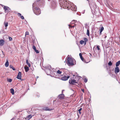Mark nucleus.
Here are the masks:
<instances>
[{
	"label": "nucleus",
	"instance_id": "58836bf2",
	"mask_svg": "<svg viewBox=\"0 0 120 120\" xmlns=\"http://www.w3.org/2000/svg\"><path fill=\"white\" fill-rule=\"evenodd\" d=\"M4 56H5V55H4V54H3L1 56V57H2V58H4Z\"/></svg>",
	"mask_w": 120,
	"mask_h": 120
},
{
	"label": "nucleus",
	"instance_id": "a211bd4d",
	"mask_svg": "<svg viewBox=\"0 0 120 120\" xmlns=\"http://www.w3.org/2000/svg\"><path fill=\"white\" fill-rule=\"evenodd\" d=\"M71 82H72V83H71L72 84H74V83H77V82H76V81L75 80H74V79L72 80Z\"/></svg>",
	"mask_w": 120,
	"mask_h": 120
},
{
	"label": "nucleus",
	"instance_id": "a878e982",
	"mask_svg": "<svg viewBox=\"0 0 120 120\" xmlns=\"http://www.w3.org/2000/svg\"><path fill=\"white\" fill-rule=\"evenodd\" d=\"M62 72L60 71L59 70H58L57 72V73L58 74H60Z\"/></svg>",
	"mask_w": 120,
	"mask_h": 120
},
{
	"label": "nucleus",
	"instance_id": "cd10ccee",
	"mask_svg": "<svg viewBox=\"0 0 120 120\" xmlns=\"http://www.w3.org/2000/svg\"><path fill=\"white\" fill-rule=\"evenodd\" d=\"M4 24L5 25V27H7L8 26V23L7 22H5L4 23Z\"/></svg>",
	"mask_w": 120,
	"mask_h": 120
},
{
	"label": "nucleus",
	"instance_id": "864d4df0",
	"mask_svg": "<svg viewBox=\"0 0 120 120\" xmlns=\"http://www.w3.org/2000/svg\"><path fill=\"white\" fill-rule=\"evenodd\" d=\"M49 67H50V68H51V66H50V65H49Z\"/></svg>",
	"mask_w": 120,
	"mask_h": 120
},
{
	"label": "nucleus",
	"instance_id": "603ef678",
	"mask_svg": "<svg viewBox=\"0 0 120 120\" xmlns=\"http://www.w3.org/2000/svg\"><path fill=\"white\" fill-rule=\"evenodd\" d=\"M11 120H14V119H12Z\"/></svg>",
	"mask_w": 120,
	"mask_h": 120
},
{
	"label": "nucleus",
	"instance_id": "bb28decb",
	"mask_svg": "<svg viewBox=\"0 0 120 120\" xmlns=\"http://www.w3.org/2000/svg\"><path fill=\"white\" fill-rule=\"evenodd\" d=\"M84 42H86L88 41V39L86 38H84Z\"/></svg>",
	"mask_w": 120,
	"mask_h": 120
},
{
	"label": "nucleus",
	"instance_id": "f8f14e48",
	"mask_svg": "<svg viewBox=\"0 0 120 120\" xmlns=\"http://www.w3.org/2000/svg\"><path fill=\"white\" fill-rule=\"evenodd\" d=\"M4 41L3 39L0 40V45L1 46L3 45L4 44Z\"/></svg>",
	"mask_w": 120,
	"mask_h": 120
},
{
	"label": "nucleus",
	"instance_id": "6ab92c4d",
	"mask_svg": "<svg viewBox=\"0 0 120 120\" xmlns=\"http://www.w3.org/2000/svg\"><path fill=\"white\" fill-rule=\"evenodd\" d=\"M26 64H27L28 65L29 67H30V63L28 61V60H27L26 61Z\"/></svg>",
	"mask_w": 120,
	"mask_h": 120
},
{
	"label": "nucleus",
	"instance_id": "7c9ffc66",
	"mask_svg": "<svg viewBox=\"0 0 120 120\" xmlns=\"http://www.w3.org/2000/svg\"><path fill=\"white\" fill-rule=\"evenodd\" d=\"M33 48L34 50H35L36 49V47L34 45H33Z\"/></svg>",
	"mask_w": 120,
	"mask_h": 120
},
{
	"label": "nucleus",
	"instance_id": "423d86ee",
	"mask_svg": "<svg viewBox=\"0 0 120 120\" xmlns=\"http://www.w3.org/2000/svg\"><path fill=\"white\" fill-rule=\"evenodd\" d=\"M70 77V76L68 75H67V76L64 75L62 78L61 79L63 80L66 81Z\"/></svg>",
	"mask_w": 120,
	"mask_h": 120
},
{
	"label": "nucleus",
	"instance_id": "ea45409f",
	"mask_svg": "<svg viewBox=\"0 0 120 120\" xmlns=\"http://www.w3.org/2000/svg\"><path fill=\"white\" fill-rule=\"evenodd\" d=\"M9 67H10L11 68H12V67H13V66H12V65H9Z\"/></svg>",
	"mask_w": 120,
	"mask_h": 120
},
{
	"label": "nucleus",
	"instance_id": "6e6552de",
	"mask_svg": "<svg viewBox=\"0 0 120 120\" xmlns=\"http://www.w3.org/2000/svg\"><path fill=\"white\" fill-rule=\"evenodd\" d=\"M21 72H19L18 73V75L17 77V78L19 79H21L22 76H21Z\"/></svg>",
	"mask_w": 120,
	"mask_h": 120
},
{
	"label": "nucleus",
	"instance_id": "37998d69",
	"mask_svg": "<svg viewBox=\"0 0 120 120\" xmlns=\"http://www.w3.org/2000/svg\"><path fill=\"white\" fill-rule=\"evenodd\" d=\"M3 30H1L0 31V34H1L2 33V32H3Z\"/></svg>",
	"mask_w": 120,
	"mask_h": 120
},
{
	"label": "nucleus",
	"instance_id": "052dcab7",
	"mask_svg": "<svg viewBox=\"0 0 120 120\" xmlns=\"http://www.w3.org/2000/svg\"><path fill=\"white\" fill-rule=\"evenodd\" d=\"M89 0H87V1H88Z\"/></svg>",
	"mask_w": 120,
	"mask_h": 120
},
{
	"label": "nucleus",
	"instance_id": "2f4dec72",
	"mask_svg": "<svg viewBox=\"0 0 120 120\" xmlns=\"http://www.w3.org/2000/svg\"><path fill=\"white\" fill-rule=\"evenodd\" d=\"M104 29V27H102L101 28L100 30H101V31H102Z\"/></svg>",
	"mask_w": 120,
	"mask_h": 120
},
{
	"label": "nucleus",
	"instance_id": "2eb2a0df",
	"mask_svg": "<svg viewBox=\"0 0 120 120\" xmlns=\"http://www.w3.org/2000/svg\"><path fill=\"white\" fill-rule=\"evenodd\" d=\"M9 62L8 60H7L6 61L5 64V66L6 67H8L9 66Z\"/></svg>",
	"mask_w": 120,
	"mask_h": 120
},
{
	"label": "nucleus",
	"instance_id": "a19ab883",
	"mask_svg": "<svg viewBox=\"0 0 120 120\" xmlns=\"http://www.w3.org/2000/svg\"><path fill=\"white\" fill-rule=\"evenodd\" d=\"M18 15L19 16H21V14L19 13H18Z\"/></svg>",
	"mask_w": 120,
	"mask_h": 120
},
{
	"label": "nucleus",
	"instance_id": "412c9836",
	"mask_svg": "<svg viewBox=\"0 0 120 120\" xmlns=\"http://www.w3.org/2000/svg\"><path fill=\"white\" fill-rule=\"evenodd\" d=\"M86 34L88 36H90V32L88 29H87V30Z\"/></svg>",
	"mask_w": 120,
	"mask_h": 120
},
{
	"label": "nucleus",
	"instance_id": "c03bdc74",
	"mask_svg": "<svg viewBox=\"0 0 120 120\" xmlns=\"http://www.w3.org/2000/svg\"><path fill=\"white\" fill-rule=\"evenodd\" d=\"M90 8H91V9H92V8L93 9L94 8H93V6H90Z\"/></svg>",
	"mask_w": 120,
	"mask_h": 120
},
{
	"label": "nucleus",
	"instance_id": "680f3d73",
	"mask_svg": "<svg viewBox=\"0 0 120 120\" xmlns=\"http://www.w3.org/2000/svg\"><path fill=\"white\" fill-rule=\"evenodd\" d=\"M73 76H74V75H73Z\"/></svg>",
	"mask_w": 120,
	"mask_h": 120
},
{
	"label": "nucleus",
	"instance_id": "dca6fc26",
	"mask_svg": "<svg viewBox=\"0 0 120 120\" xmlns=\"http://www.w3.org/2000/svg\"><path fill=\"white\" fill-rule=\"evenodd\" d=\"M120 64V60H119L116 62V67H118Z\"/></svg>",
	"mask_w": 120,
	"mask_h": 120
},
{
	"label": "nucleus",
	"instance_id": "7ed1b4c3",
	"mask_svg": "<svg viewBox=\"0 0 120 120\" xmlns=\"http://www.w3.org/2000/svg\"><path fill=\"white\" fill-rule=\"evenodd\" d=\"M67 60V64L69 66H72L74 64V62L75 61V60L73 58L68 57Z\"/></svg>",
	"mask_w": 120,
	"mask_h": 120
},
{
	"label": "nucleus",
	"instance_id": "49530a36",
	"mask_svg": "<svg viewBox=\"0 0 120 120\" xmlns=\"http://www.w3.org/2000/svg\"><path fill=\"white\" fill-rule=\"evenodd\" d=\"M102 32V31H101V30H100V35H101V33Z\"/></svg>",
	"mask_w": 120,
	"mask_h": 120
},
{
	"label": "nucleus",
	"instance_id": "f03ea898",
	"mask_svg": "<svg viewBox=\"0 0 120 120\" xmlns=\"http://www.w3.org/2000/svg\"><path fill=\"white\" fill-rule=\"evenodd\" d=\"M36 3H34L33 4V10L34 13L36 15H39L41 13L40 9L36 6Z\"/></svg>",
	"mask_w": 120,
	"mask_h": 120
},
{
	"label": "nucleus",
	"instance_id": "f257e3e1",
	"mask_svg": "<svg viewBox=\"0 0 120 120\" xmlns=\"http://www.w3.org/2000/svg\"><path fill=\"white\" fill-rule=\"evenodd\" d=\"M70 2L67 0H60L59 3L62 9V8H68V7L69 5Z\"/></svg>",
	"mask_w": 120,
	"mask_h": 120
},
{
	"label": "nucleus",
	"instance_id": "f704fd0d",
	"mask_svg": "<svg viewBox=\"0 0 120 120\" xmlns=\"http://www.w3.org/2000/svg\"><path fill=\"white\" fill-rule=\"evenodd\" d=\"M29 34V32H26V33H25V36L26 35H28Z\"/></svg>",
	"mask_w": 120,
	"mask_h": 120
},
{
	"label": "nucleus",
	"instance_id": "393cba45",
	"mask_svg": "<svg viewBox=\"0 0 120 120\" xmlns=\"http://www.w3.org/2000/svg\"><path fill=\"white\" fill-rule=\"evenodd\" d=\"M82 109V108H80L78 110L79 113L80 114H81V112L80 111Z\"/></svg>",
	"mask_w": 120,
	"mask_h": 120
},
{
	"label": "nucleus",
	"instance_id": "72a5a7b5",
	"mask_svg": "<svg viewBox=\"0 0 120 120\" xmlns=\"http://www.w3.org/2000/svg\"><path fill=\"white\" fill-rule=\"evenodd\" d=\"M9 40L10 41H11L12 40V38L11 37H9Z\"/></svg>",
	"mask_w": 120,
	"mask_h": 120
},
{
	"label": "nucleus",
	"instance_id": "3c124183",
	"mask_svg": "<svg viewBox=\"0 0 120 120\" xmlns=\"http://www.w3.org/2000/svg\"><path fill=\"white\" fill-rule=\"evenodd\" d=\"M2 52L3 54H4V55H5L4 54V52L3 51H2Z\"/></svg>",
	"mask_w": 120,
	"mask_h": 120
},
{
	"label": "nucleus",
	"instance_id": "9d476101",
	"mask_svg": "<svg viewBox=\"0 0 120 120\" xmlns=\"http://www.w3.org/2000/svg\"><path fill=\"white\" fill-rule=\"evenodd\" d=\"M43 109L45 111H51L52 110V109L48 108L47 107H44Z\"/></svg>",
	"mask_w": 120,
	"mask_h": 120
},
{
	"label": "nucleus",
	"instance_id": "20e7f679",
	"mask_svg": "<svg viewBox=\"0 0 120 120\" xmlns=\"http://www.w3.org/2000/svg\"><path fill=\"white\" fill-rule=\"evenodd\" d=\"M72 3L70 2L69 5L68 6V7L67 9L68 10L70 9L72 11H76L77 10V7L75 6L74 5H72Z\"/></svg>",
	"mask_w": 120,
	"mask_h": 120
},
{
	"label": "nucleus",
	"instance_id": "8fccbe9b",
	"mask_svg": "<svg viewBox=\"0 0 120 120\" xmlns=\"http://www.w3.org/2000/svg\"><path fill=\"white\" fill-rule=\"evenodd\" d=\"M41 0H37V2H38L40 1Z\"/></svg>",
	"mask_w": 120,
	"mask_h": 120
},
{
	"label": "nucleus",
	"instance_id": "9b49d317",
	"mask_svg": "<svg viewBox=\"0 0 120 120\" xmlns=\"http://www.w3.org/2000/svg\"><path fill=\"white\" fill-rule=\"evenodd\" d=\"M59 97L60 99H64V94H62L59 95Z\"/></svg>",
	"mask_w": 120,
	"mask_h": 120
},
{
	"label": "nucleus",
	"instance_id": "4d7b16f0",
	"mask_svg": "<svg viewBox=\"0 0 120 120\" xmlns=\"http://www.w3.org/2000/svg\"><path fill=\"white\" fill-rule=\"evenodd\" d=\"M74 21H75V22H76V20H74Z\"/></svg>",
	"mask_w": 120,
	"mask_h": 120
},
{
	"label": "nucleus",
	"instance_id": "f3484780",
	"mask_svg": "<svg viewBox=\"0 0 120 120\" xmlns=\"http://www.w3.org/2000/svg\"><path fill=\"white\" fill-rule=\"evenodd\" d=\"M10 91L11 93L13 95L14 94V89L13 88H11L10 89Z\"/></svg>",
	"mask_w": 120,
	"mask_h": 120
},
{
	"label": "nucleus",
	"instance_id": "c9c22d12",
	"mask_svg": "<svg viewBox=\"0 0 120 120\" xmlns=\"http://www.w3.org/2000/svg\"><path fill=\"white\" fill-rule=\"evenodd\" d=\"M69 27H74L75 26H71L70 25H69Z\"/></svg>",
	"mask_w": 120,
	"mask_h": 120
},
{
	"label": "nucleus",
	"instance_id": "1a4fd4ad",
	"mask_svg": "<svg viewBox=\"0 0 120 120\" xmlns=\"http://www.w3.org/2000/svg\"><path fill=\"white\" fill-rule=\"evenodd\" d=\"M120 71V69L118 67H116L115 68V72L117 74Z\"/></svg>",
	"mask_w": 120,
	"mask_h": 120
},
{
	"label": "nucleus",
	"instance_id": "ddd939ff",
	"mask_svg": "<svg viewBox=\"0 0 120 120\" xmlns=\"http://www.w3.org/2000/svg\"><path fill=\"white\" fill-rule=\"evenodd\" d=\"M24 68L26 72H28L29 70V68L27 66H25Z\"/></svg>",
	"mask_w": 120,
	"mask_h": 120
},
{
	"label": "nucleus",
	"instance_id": "13d9d810",
	"mask_svg": "<svg viewBox=\"0 0 120 120\" xmlns=\"http://www.w3.org/2000/svg\"><path fill=\"white\" fill-rule=\"evenodd\" d=\"M49 70H50V69L49 68Z\"/></svg>",
	"mask_w": 120,
	"mask_h": 120
},
{
	"label": "nucleus",
	"instance_id": "09e8293b",
	"mask_svg": "<svg viewBox=\"0 0 120 120\" xmlns=\"http://www.w3.org/2000/svg\"><path fill=\"white\" fill-rule=\"evenodd\" d=\"M86 42H84V45H85L86 44Z\"/></svg>",
	"mask_w": 120,
	"mask_h": 120
},
{
	"label": "nucleus",
	"instance_id": "4c0bfd02",
	"mask_svg": "<svg viewBox=\"0 0 120 120\" xmlns=\"http://www.w3.org/2000/svg\"><path fill=\"white\" fill-rule=\"evenodd\" d=\"M72 80H70L69 81V83L71 84L72 83Z\"/></svg>",
	"mask_w": 120,
	"mask_h": 120
},
{
	"label": "nucleus",
	"instance_id": "4468645a",
	"mask_svg": "<svg viewBox=\"0 0 120 120\" xmlns=\"http://www.w3.org/2000/svg\"><path fill=\"white\" fill-rule=\"evenodd\" d=\"M79 56H80V57L81 59L83 61H84V60L82 57V54L81 53H79Z\"/></svg>",
	"mask_w": 120,
	"mask_h": 120
},
{
	"label": "nucleus",
	"instance_id": "79ce46f5",
	"mask_svg": "<svg viewBox=\"0 0 120 120\" xmlns=\"http://www.w3.org/2000/svg\"><path fill=\"white\" fill-rule=\"evenodd\" d=\"M12 69L13 70H15V68L14 67H12Z\"/></svg>",
	"mask_w": 120,
	"mask_h": 120
},
{
	"label": "nucleus",
	"instance_id": "473e14b6",
	"mask_svg": "<svg viewBox=\"0 0 120 120\" xmlns=\"http://www.w3.org/2000/svg\"><path fill=\"white\" fill-rule=\"evenodd\" d=\"M87 81V79L86 78H85L84 79V81L85 83H86Z\"/></svg>",
	"mask_w": 120,
	"mask_h": 120
},
{
	"label": "nucleus",
	"instance_id": "5fc2aeb1",
	"mask_svg": "<svg viewBox=\"0 0 120 120\" xmlns=\"http://www.w3.org/2000/svg\"><path fill=\"white\" fill-rule=\"evenodd\" d=\"M73 22V21H72V23H73V22Z\"/></svg>",
	"mask_w": 120,
	"mask_h": 120
},
{
	"label": "nucleus",
	"instance_id": "bf43d9fd",
	"mask_svg": "<svg viewBox=\"0 0 120 120\" xmlns=\"http://www.w3.org/2000/svg\"><path fill=\"white\" fill-rule=\"evenodd\" d=\"M77 115H78V113H77Z\"/></svg>",
	"mask_w": 120,
	"mask_h": 120
},
{
	"label": "nucleus",
	"instance_id": "de8ad7c7",
	"mask_svg": "<svg viewBox=\"0 0 120 120\" xmlns=\"http://www.w3.org/2000/svg\"><path fill=\"white\" fill-rule=\"evenodd\" d=\"M95 47H94L93 48V50H94V52H95Z\"/></svg>",
	"mask_w": 120,
	"mask_h": 120
},
{
	"label": "nucleus",
	"instance_id": "5701e85b",
	"mask_svg": "<svg viewBox=\"0 0 120 120\" xmlns=\"http://www.w3.org/2000/svg\"><path fill=\"white\" fill-rule=\"evenodd\" d=\"M112 64L111 61H110L108 63V65L109 66H111L112 65Z\"/></svg>",
	"mask_w": 120,
	"mask_h": 120
},
{
	"label": "nucleus",
	"instance_id": "6e6d98bb",
	"mask_svg": "<svg viewBox=\"0 0 120 120\" xmlns=\"http://www.w3.org/2000/svg\"><path fill=\"white\" fill-rule=\"evenodd\" d=\"M38 77H38V76H37V78H38Z\"/></svg>",
	"mask_w": 120,
	"mask_h": 120
},
{
	"label": "nucleus",
	"instance_id": "4be33fe9",
	"mask_svg": "<svg viewBox=\"0 0 120 120\" xmlns=\"http://www.w3.org/2000/svg\"><path fill=\"white\" fill-rule=\"evenodd\" d=\"M7 80L8 82H11L12 81V79H8Z\"/></svg>",
	"mask_w": 120,
	"mask_h": 120
},
{
	"label": "nucleus",
	"instance_id": "aec40b11",
	"mask_svg": "<svg viewBox=\"0 0 120 120\" xmlns=\"http://www.w3.org/2000/svg\"><path fill=\"white\" fill-rule=\"evenodd\" d=\"M27 117L28 118V119L29 120L31 118L32 116L31 115H30L28 116H27Z\"/></svg>",
	"mask_w": 120,
	"mask_h": 120
},
{
	"label": "nucleus",
	"instance_id": "39448f33",
	"mask_svg": "<svg viewBox=\"0 0 120 120\" xmlns=\"http://www.w3.org/2000/svg\"><path fill=\"white\" fill-rule=\"evenodd\" d=\"M52 1L51 6V7L52 8L55 9L56 7V3L55 0H53Z\"/></svg>",
	"mask_w": 120,
	"mask_h": 120
},
{
	"label": "nucleus",
	"instance_id": "c756f323",
	"mask_svg": "<svg viewBox=\"0 0 120 120\" xmlns=\"http://www.w3.org/2000/svg\"><path fill=\"white\" fill-rule=\"evenodd\" d=\"M34 51L37 53H39V52L38 50H37L36 49L34 50Z\"/></svg>",
	"mask_w": 120,
	"mask_h": 120
},
{
	"label": "nucleus",
	"instance_id": "b1692460",
	"mask_svg": "<svg viewBox=\"0 0 120 120\" xmlns=\"http://www.w3.org/2000/svg\"><path fill=\"white\" fill-rule=\"evenodd\" d=\"M84 42V41L83 40H81L80 41V43L81 45L83 44Z\"/></svg>",
	"mask_w": 120,
	"mask_h": 120
},
{
	"label": "nucleus",
	"instance_id": "0eeeda50",
	"mask_svg": "<svg viewBox=\"0 0 120 120\" xmlns=\"http://www.w3.org/2000/svg\"><path fill=\"white\" fill-rule=\"evenodd\" d=\"M4 9L5 12H7L10 9V8L6 6H4Z\"/></svg>",
	"mask_w": 120,
	"mask_h": 120
},
{
	"label": "nucleus",
	"instance_id": "e433bc0d",
	"mask_svg": "<svg viewBox=\"0 0 120 120\" xmlns=\"http://www.w3.org/2000/svg\"><path fill=\"white\" fill-rule=\"evenodd\" d=\"M20 17L22 19H24V17L23 16H21Z\"/></svg>",
	"mask_w": 120,
	"mask_h": 120
},
{
	"label": "nucleus",
	"instance_id": "c85d7f7f",
	"mask_svg": "<svg viewBox=\"0 0 120 120\" xmlns=\"http://www.w3.org/2000/svg\"><path fill=\"white\" fill-rule=\"evenodd\" d=\"M100 46H97L96 47V48L95 49H97L98 50H99L100 49V48H99Z\"/></svg>",
	"mask_w": 120,
	"mask_h": 120
},
{
	"label": "nucleus",
	"instance_id": "a18cd8bd",
	"mask_svg": "<svg viewBox=\"0 0 120 120\" xmlns=\"http://www.w3.org/2000/svg\"><path fill=\"white\" fill-rule=\"evenodd\" d=\"M81 90L83 91V93L84 92V90L83 89H81Z\"/></svg>",
	"mask_w": 120,
	"mask_h": 120
}]
</instances>
